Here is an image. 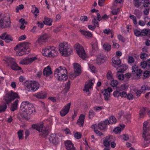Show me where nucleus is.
Returning a JSON list of instances; mask_svg holds the SVG:
<instances>
[{"mask_svg":"<svg viewBox=\"0 0 150 150\" xmlns=\"http://www.w3.org/2000/svg\"><path fill=\"white\" fill-rule=\"evenodd\" d=\"M103 49L108 51H110L111 49L110 45L108 43L104 44L103 45Z\"/></svg>","mask_w":150,"mask_h":150,"instance_id":"39","label":"nucleus"},{"mask_svg":"<svg viewBox=\"0 0 150 150\" xmlns=\"http://www.w3.org/2000/svg\"><path fill=\"white\" fill-rule=\"evenodd\" d=\"M50 50L53 54V56L55 57L57 55L58 52L54 49H53L50 47Z\"/></svg>","mask_w":150,"mask_h":150,"instance_id":"49","label":"nucleus"},{"mask_svg":"<svg viewBox=\"0 0 150 150\" xmlns=\"http://www.w3.org/2000/svg\"><path fill=\"white\" fill-rule=\"evenodd\" d=\"M74 136L77 139H79L81 137V133L80 132H76L74 134Z\"/></svg>","mask_w":150,"mask_h":150,"instance_id":"56","label":"nucleus"},{"mask_svg":"<svg viewBox=\"0 0 150 150\" xmlns=\"http://www.w3.org/2000/svg\"><path fill=\"white\" fill-rule=\"evenodd\" d=\"M28 43L24 42L17 45L15 47L14 50L16 51V54L17 56H21L24 55L29 52L28 49Z\"/></svg>","mask_w":150,"mask_h":150,"instance_id":"3","label":"nucleus"},{"mask_svg":"<svg viewBox=\"0 0 150 150\" xmlns=\"http://www.w3.org/2000/svg\"><path fill=\"white\" fill-rule=\"evenodd\" d=\"M49 140L50 142L56 145L58 143V138L56 134H51L50 135Z\"/></svg>","mask_w":150,"mask_h":150,"instance_id":"20","label":"nucleus"},{"mask_svg":"<svg viewBox=\"0 0 150 150\" xmlns=\"http://www.w3.org/2000/svg\"><path fill=\"white\" fill-rule=\"evenodd\" d=\"M128 88V86L127 85L123 84L120 87L117 88V90L120 91H122L123 90H126Z\"/></svg>","mask_w":150,"mask_h":150,"instance_id":"41","label":"nucleus"},{"mask_svg":"<svg viewBox=\"0 0 150 150\" xmlns=\"http://www.w3.org/2000/svg\"><path fill=\"white\" fill-rule=\"evenodd\" d=\"M93 81L92 80H89L88 84L85 85L84 88L83 89L84 91L87 92L89 91L90 89L92 88L94 84Z\"/></svg>","mask_w":150,"mask_h":150,"instance_id":"24","label":"nucleus"},{"mask_svg":"<svg viewBox=\"0 0 150 150\" xmlns=\"http://www.w3.org/2000/svg\"><path fill=\"white\" fill-rule=\"evenodd\" d=\"M143 1V6L145 7H146L148 6L150 4V2L149 0H142Z\"/></svg>","mask_w":150,"mask_h":150,"instance_id":"45","label":"nucleus"},{"mask_svg":"<svg viewBox=\"0 0 150 150\" xmlns=\"http://www.w3.org/2000/svg\"><path fill=\"white\" fill-rule=\"evenodd\" d=\"M18 102V100L17 99L12 104L10 108V110L11 111L13 112L17 109V107Z\"/></svg>","mask_w":150,"mask_h":150,"instance_id":"27","label":"nucleus"},{"mask_svg":"<svg viewBox=\"0 0 150 150\" xmlns=\"http://www.w3.org/2000/svg\"><path fill=\"white\" fill-rule=\"evenodd\" d=\"M141 66L142 68H145L147 66V64L145 61H143L141 62Z\"/></svg>","mask_w":150,"mask_h":150,"instance_id":"60","label":"nucleus"},{"mask_svg":"<svg viewBox=\"0 0 150 150\" xmlns=\"http://www.w3.org/2000/svg\"><path fill=\"white\" fill-rule=\"evenodd\" d=\"M34 96L38 98L44 99L46 97L47 94L44 92L41 91L34 95Z\"/></svg>","mask_w":150,"mask_h":150,"instance_id":"25","label":"nucleus"},{"mask_svg":"<svg viewBox=\"0 0 150 150\" xmlns=\"http://www.w3.org/2000/svg\"><path fill=\"white\" fill-rule=\"evenodd\" d=\"M59 50L62 55L66 57L70 55L72 51L71 46L67 43H60L59 45Z\"/></svg>","mask_w":150,"mask_h":150,"instance_id":"5","label":"nucleus"},{"mask_svg":"<svg viewBox=\"0 0 150 150\" xmlns=\"http://www.w3.org/2000/svg\"><path fill=\"white\" fill-rule=\"evenodd\" d=\"M127 68V67L125 65H122L119 66L117 69L118 70L117 72L123 73L126 70Z\"/></svg>","mask_w":150,"mask_h":150,"instance_id":"29","label":"nucleus"},{"mask_svg":"<svg viewBox=\"0 0 150 150\" xmlns=\"http://www.w3.org/2000/svg\"><path fill=\"white\" fill-rule=\"evenodd\" d=\"M141 36H147L150 37V30L143 29L141 31Z\"/></svg>","mask_w":150,"mask_h":150,"instance_id":"32","label":"nucleus"},{"mask_svg":"<svg viewBox=\"0 0 150 150\" xmlns=\"http://www.w3.org/2000/svg\"><path fill=\"white\" fill-rule=\"evenodd\" d=\"M111 30L109 29H105L103 31V32L105 34H107V35L109 34L110 33H111Z\"/></svg>","mask_w":150,"mask_h":150,"instance_id":"61","label":"nucleus"},{"mask_svg":"<svg viewBox=\"0 0 150 150\" xmlns=\"http://www.w3.org/2000/svg\"><path fill=\"white\" fill-rule=\"evenodd\" d=\"M120 96H121L122 97L126 98L127 96V94L126 92L125 91H122L120 92Z\"/></svg>","mask_w":150,"mask_h":150,"instance_id":"55","label":"nucleus"},{"mask_svg":"<svg viewBox=\"0 0 150 150\" xmlns=\"http://www.w3.org/2000/svg\"><path fill=\"white\" fill-rule=\"evenodd\" d=\"M37 59L35 57H33L30 58H25V59L21 60L20 62V64L23 65H27L29 64L32 62L34 61Z\"/></svg>","mask_w":150,"mask_h":150,"instance_id":"17","label":"nucleus"},{"mask_svg":"<svg viewBox=\"0 0 150 150\" xmlns=\"http://www.w3.org/2000/svg\"><path fill=\"white\" fill-rule=\"evenodd\" d=\"M92 50L91 53L93 54L95 52L96 50L98 49V42L97 41H95V42L92 44Z\"/></svg>","mask_w":150,"mask_h":150,"instance_id":"36","label":"nucleus"},{"mask_svg":"<svg viewBox=\"0 0 150 150\" xmlns=\"http://www.w3.org/2000/svg\"><path fill=\"white\" fill-rule=\"evenodd\" d=\"M106 57L104 55L100 54L97 56V62L98 65H100L105 61Z\"/></svg>","mask_w":150,"mask_h":150,"instance_id":"22","label":"nucleus"},{"mask_svg":"<svg viewBox=\"0 0 150 150\" xmlns=\"http://www.w3.org/2000/svg\"><path fill=\"white\" fill-rule=\"evenodd\" d=\"M7 108V106L6 104H0V112L5 111Z\"/></svg>","mask_w":150,"mask_h":150,"instance_id":"42","label":"nucleus"},{"mask_svg":"<svg viewBox=\"0 0 150 150\" xmlns=\"http://www.w3.org/2000/svg\"><path fill=\"white\" fill-rule=\"evenodd\" d=\"M118 84V82L117 81H111V85L113 87L116 86Z\"/></svg>","mask_w":150,"mask_h":150,"instance_id":"62","label":"nucleus"},{"mask_svg":"<svg viewBox=\"0 0 150 150\" xmlns=\"http://www.w3.org/2000/svg\"><path fill=\"white\" fill-rule=\"evenodd\" d=\"M20 108L21 110L23 112L21 114V117L26 120L29 119L30 115L35 112L33 105L27 101L22 102Z\"/></svg>","mask_w":150,"mask_h":150,"instance_id":"1","label":"nucleus"},{"mask_svg":"<svg viewBox=\"0 0 150 150\" xmlns=\"http://www.w3.org/2000/svg\"><path fill=\"white\" fill-rule=\"evenodd\" d=\"M134 4L135 7L139 8L143 5V1L142 0H134Z\"/></svg>","mask_w":150,"mask_h":150,"instance_id":"35","label":"nucleus"},{"mask_svg":"<svg viewBox=\"0 0 150 150\" xmlns=\"http://www.w3.org/2000/svg\"><path fill=\"white\" fill-rule=\"evenodd\" d=\"M148 109L146 108H144L141 109L139 113V117H143L145 115L146 112L148 111Z\"/></svg>","mask_w":150,"mask_h":150,"instance_id":"30","label":"nucleus"},{"mask_svg":"<svg viewBox=\"0 0 150 150\" xmlns=\"http://www.w3.org/2000/svg\"><path fill=\"white\" fill-rule=\"evenodd\" d=\"M70 81L69 80L66 83L65 85V88L64 89V91L65 93H67L69 91L70 88Z\"/></svg>","mask_w":150,"mask_h":150,"instance_id":"40","label":"nucleus"},{"mask_svg":"<svg viewBox=\"0 0 150 150\" xmlns=\"http://www.w3.org/2000/svg\"><path fill=\"white\" fill-rule=\"evenodd\" d=\"M74 47L76 49L77 54L80 57L83 59L86 58L87 55L84 50L80 44L78 43H76L74 46Z\"/></svg>","mask_w":150,"mask_h":150,"instance_id":"8","label":"nucleus"},{"mask_svg":"<svg viewBox=\"0 0 150 150\" xmlns=\"http://www.w3.org/2000/svg\"><path fill=\"white\" fill-rule=\"evenodd\" d=\"M64 144L67 150H76L74 144L71 141L67 140L64 142Z\"/></svg>","mask_w":150,"mask_h":150,"instance_id":"21","label":"nucleus"},{"mask_svg":"<svg viewBox=\"0 0 150 150\" xmlns=\"http://www.w3.org/2000/svg\"><path fill=\"white\" fill-rule=\"evenodd\" d=\"M67 70L65 67H60L54 71L55 76L59 80H66L68 78Z\"/></svg>","mask_w":150,"mask_h":150,"instance_id":"4","label":"nucleus"},{"mask_svg":"<svg viewBox=\"0 0 150 150\" xmlns=\"http://www.w3.org/2000/svg\"><path fill=\"white\" fill-rule=\"evenodd\" d=\"M132 74L136 75L137 76H140L142 74V71L139 69L138 67L136 65H134L132 67Z\"/></svg>","mask_w":150,"mask_h":150,"instance_id":"15","label":"nucleus"},{"mask_svg":"<svg viewBox=\"0 0 150 150\" xmlns=\"http://www.w3.org/2000/svg\"><path fill=\"white\" fill-rule=\"evenodd\" d=\"M108 121V120H105V121H101L98 124V128L99 130L105 131L107 129V125Z\"/></svg>","mask_w":150,"mask_h":150,"instance_id":"12","label":"nucleus"},{"mask_svg":"<svg viewBox=\"0 0 150 150\" xmlns=\"http://www.w3.org/2000/svg\"><path fill=\"white\" fill-rule=\"evenodd\" d=\"M23 130H19L18 132V136L19 139H23Z\"/></svg>","mask_w":150,"mask_h":150,"instance_id":"44","label":"nucleus"},{"mask_svg":"<svg viewBox=\"0 0 150 150\" xmlns=\"http://www.w3.org/2000/svg\"><path fill=\"white\" fill-rule=\"evenodd\" d=\"M11 24L10 18L8 16H5L0 20V27L1 28L9 27Z\"/></svg>","mask_w":150,"mask_h":150,"instance_id":"10","label":"nucleus"},{"mask_svg":"<svg viewBox=\"0 0 150 150\" xmlns=\"http://www.w3.org/2000/svg\"><path fill=\"white\" fill-rule=\"evenodd\" d=\"M117 38L119 40L123 42H125V39L121 35H119L117 36Z\"/></svg>","mask_w":150,"mask_h":150,"instance_id":"53","label":"nucleus"},{"mask_svg":"<svg viewBox=\"0 0 150 150\" xmlns=\"http://www.w3.org/2000/svg\"><path fill=\"white\" fill-rule=\"evenodd\" d=\"M74 72L69 76L70 78L72 79L79 75L81 73V69L80 65L78 63H75L74 64Z\"/></svg>","mask_w":150,"mask_h":150,"instance_id":"11","label":"nucleus"},{"mask_svg":"<svg viewBox=\"0 0 150 150\" xmlns=\"http://www.w3.org/2000/svg\"><path fill=\"white\" fill-rule=\"evenodd\" d=\"M50 49V46H49L42 50V54L45 56L48 57L49 56Z\"/></svg>","mask_w":150,"mask_h":150,"instance_id":"34","label":"nucleus"},{"mask_svg":"<svg viewBox=\"0 0 150 150\" xmlns=\"http://www.w3.org/2000/svg\"><path fill=\"white\" fill-rule=\"evenodd\" d=\"M117 120L115 117L113 116H111L109 118V120H108V124H112L116 122Z\"/></svg>","mask_w":150,"mask_h":150,"instance_id":"38","label":"nucleus"},{"mask_svg":"<svg viewBox=\"0 0 150 150\" xmlns=\"http://www.w3.org/2000/svg\"><path fill=\"white\" fill-rule=\"evenodd\" d=\"M43 73L45 76L47 77L49 76L52 73L51 68L49 66L45 68L43 70Z\"/></svg>","mask_w":150,"mask_h":150,"instance_id":"26","label":"nucleus"},{"mask_svg":"<svg viewBox=\"0 0 150 150\" xmlns=\"http://www.w3.org/2000/svg\"><path fill=\"white\" fill-rule=\"evenodd\" d=\"M85 118V115H83V114H81L80 115L76 122V124L78 125L80 127L83 126Z\"/></svg>","mask_w":150,"mask_h":150,"instance_id":"23","label":"nucleus"},{"mask_svg":"<svg viewBox=\"0 0 150 150\" xmlns=\"http://www.w3.org/2000/svg\"><path fill=\"white\" fill-rule=\"evenodd\" d=\"M112 91L111 88L108 87L107 89H105L102 92L104 96V98L105 100L108 101L109 100L110 93Z\"/></svg>","mask_w":150,"mask_h":150,"instance_id":"13","label":"nucleus"},{"mask_svg":"<svg viewBox=\"0 0 150 150\" xmlns=\"http://www.w3.org/2000/svg\"><path fill=\"white\" fill-rule=\"evenodd\" d=\"M71 103H69L66 105L64 108L60 111L61 115L63 117L68 112L70 108Z\"/></svg>","mask_w":150,"mask_h":150,"instance_id":"19","label":"nucleus"},{"mask_svg":"<svg viewBox=\"0 0 150 150\" xmlns=\"http://www.w3.org/2000/svg\"><path fill=\"white\" fill-rule=\"evenodd\" d=\"M128 62L130 63H133L134 61V60L133 57H129L128 59Z\"/></svg>","mask_w":150,"mask_h":150,"instance_id":"63","label":"nucleus"},{"mask_svg":"<svg viewBox=\"0 0 150 150\" xmlns=\"http://www.w3.org/2000/svg\"><path fill=\"white\" fill-rule=\"evenodd\" d=\"M150 76V71H145L143 73V79H145Z\"/></svg>","mask_w":150,"mask_h":150,"instance_id":"46","label":"nucleus"},{"mask_svg":"<svg viewBox=\"0 0 150 150\" xmlns=\"http://www.w3.org/2000/svg\"><path fill=\"white\" fill-rule=\"evenodd\" d=\"M11 68L13 70H21V68L18 67L16 63L13 62V63L12 65L11 66Z\"/></svg>","mask_w":150,"mask_h":150,"instance_id":"37","label":"nucleus"},{"mask_svg":"<svg viewBox=\"0 0 150 150\" xmlns=\"http://www.w3.org/2000/svg\"><path fill=\"white\" fill-rule=\"evenodd\" d=\"M115 137L112 136L106 137L103 140V144L104 146H109L110 143L114 141Z\"/></svg>","mask_w":150,"mask_h":150,"instance_id":"16","label":"nucleus"},{"mask_svg":"<svg viewBox=\"0 0 150 150\" xmlns=\"http://www.w3.org/2000/svg\"><path fill=\"white\" fill-rule=\"evenodd\" d=\"M80 32L82 34L84 35L86 37L91 38L92 37V34L89 31L81 30H80Z\"/></svg>","mask_w":150,"mask_h":150,"instance_id":"33","label":"nucleus"},{"mask_svg":"<svg viewBox=\"0 0 150 150\" xmlns=\"http://www.w3.org/2000/svg\"><path fill=\"white\" fill-rule=\"evenodd\" d=\"M32 127L38 131L39 135L42 137H46L49 133V128L42 123L33 124Z\"/></svg>","mask_w":150,"mask_h":150,"instance_id":"2","label":"nucleus"},{"mask_svg":"<svg viewBox=\"0 0 150 150\" xmlns=\"http://www.w3.org/2000/svg\"><path fill=\"white\" fill-rule=\"evenodd\" d=\"M120 10V8H118L117 9L113 10L112 11V13L113 15H116L118 14Z\"/></svg>","mask_w":150,"mask_h":150,"instance_id":"51","label":"nucleus"},{"mask_svg":"<svg viewBox=\"0 0 150 150\" xmlns=\"http://www.w3.org/2000/svg\"><path fill=\"white\" fill-rule=\"evenodd\" d=\"M133 96L132 93H129L127 94V96L126 98L129 100H131L133 99Z\"/></svg>","mask_w":150,"mask_h":150,"instance_id":"59","label":"nucleus"},{"mask_svg":"<svg viewBox=\"0 0 150 150\" xmlns=\"http://www.w3.org/2000/svg\"><path fill=\"white\" fill-rule=\"evenodd\" d=\"M24 6L23 4H20L19 6H17L16 8V12H18V10H21L23 8Z\"/></svg>","mask_w":150,"mask_h":150,"instance_id":"57","label":"nucleus"},{"mask_svg":"<svg viewBox=\"0 0 150 150\" xmlns=\"http://www.w3.org/2000/svg\"><path fill=\"white\" fill-rule=\"evenodd\" d=\"M0 38L5 40L7 43H9L13 41L12 37L10 35L8 34L6 32L3 33L0 36Z\"/></svg>","mask_w":150,"mask_h":150,"instance_id":"14","label":"nucleus"},{"mask_svg":"<svg viewBox=\"0 0 150 150\" xmlns=\"http://www.w3.org/2000/svg\"><path fill=\"white\" fill-rule=\"evenodd\" d=\"M107 78L108 80H111L112 79V76L111 75L110 71H108L106 75Z\"/></svg>","mask_w":150,"mask_h":150,"instance_id":"58","label":"nucleus"},{"mask_svg":"<svg viewBox=\"0 0 150 150\" xmlns=\"http://www.w3.org/2000/svg\"><path fill=\"white\" fill-rule=\"evenodd\" d=\"M112 63L116 65H119L121 63L120 58L117 56L114 57L112 59Z\"/></svg>","mask_w":150,"mask_h":150,"instance_id":"28","label":"nucleus"},{"mask_svg":"<svg viewBox=\"0 0 150 150\" xmlns=\"http://www.w3.org/2000/svg\"><path fill=\"white\" fill-rule=\"evenodd\" d=\"M95 115L94 112L93 110H90L89 112L88 117L89 119L92 118Z\"/></svg>","mask_w":150,"mask_h":150,"instance_id":"43","label":"nucleus"},{"mask_svg":"<svg viewBox=\"0 0 150 150\" xmlns=\"http://www.w3.org/2000/svg\"><path fill=\"white\" fill-rule=\"evenodd\" d=\"M122 130V129H121L120 128L118 127L114 129L113 132L117 134L120 133Z\"/></svg>","mask_w":150,"mask_h":150,"instance_id":"50","label":"nucleus"},{"mask_svg":"<svg viewBox=\"0 0 150 150\" xmlns=\"http://www.w3.org/2000/svg\"><path fill=\"white\" fill-rule=\"evenodd\" d=\"M39 10L37 7H35V9H33L31 10V12L34 13L35 16H37L38 14V13L39 12Z\"/></svg>","mask_w":150,"mask_h":150,"instance_id":"47","label":"nucleus"},{"mask_svg":"<svg viewBox=\"0 0 150 150\" xmlns=\"http://www.w3.org/2000/svg\"><path fill=\"white\" fill-rule=\"evenodd\" d=\"M149 56L148 54L145 53H142L140 55V58L142 59H146V57Z\"/></svg>","mask_w":150,"mask_h":150,"instance_id":"52","label":"nucleus"},{"mask_svg":"<svg viewBox=\"0 0 150 150\" xmlns=\"http://www.w3.org/2000/svg\"><path fill=\"white\" fill-rule=\"evenodd\" d=\"M16 98H19L17 93L12 91L8 92L4 96V99L7 104L11 103V102Z\"/></svg>","mask_w":150,"mask_h":150,"instance_id":"7","label":"nucleus"},{"mask_svg":"<svg viewBox=\"0 0 150 150\" xmlns=\"http://www.w3.org/2000/svg\"><path fill=\"white\" fill-rule=\"evenodd\" d=\"M135 35L137 37H139L141 36V31L137 29H135L134 31Z\"/></svg>","mask_w":150,"mask_h":150,"instance_id":"48","label":"nucleus"},{"mask_svg":"<svg viewBox=\"0 0 150 150\" xmlns=\"http://www.w3.org/2000/svg\"><path fill=\"white\" fill-rule=\"evenodd\" d=\"M89 68L92 72L95 73L96 72V70L94 66L90 65L89 66Z\"/></svg>","mask_w":150,"mask_h":150,"instance_id":"54","label":"nucleus"},{"mask_svg":"<svg viewBox=\"0 0 150 150\" xmlns=\"http://www.w3.org/2000/svg\"><path fill=\"white\" fill-rule=\"evenodd\" d=\"M52 22V20L51 18L47 17L45 18V21L43 22L44 24L48 26L51 25Z\"/></svg>","mask_w":150,"mask_h":150,"instance_id":"31","label":"nucleus"},{"mask_svg":"<svg viewBox=\"0 0 150 150\" xmlns=\"http://www.w3.org/2000/svg\"><path fill=\"white\" fill-rule=\"evenodd\" d=\"M113 95L115 97H118L120 96V92L118 91H115L113 93Z\"/></svg>","mask_w":150,"mask_h":150,"instance_id":"64","label":"nucleus"},{"mask_svg":"<svg viewBox=\"0 0 150 150\" xmlns=\"http://www.w3.org/2000/svg\"><path fill=\"white\" fill-rule=\"evenodd\" d=\"M48 37V36L47 34H42L38 38L37 42L40 44H42L43 42L47 41Z\"/></svg>","mask_w":150,"mask_h":150,"instance_id":"18","label":"nucleus"},{"mask_svg":"<svg viewBox=\"0 0 150 150\" xmlns=\"http://www.w3.org/2000/svg\"><path fill=\"white\" fill-rule=\"evenodd\" d=\"M147 122H145L143 123V131L142 137L145 140L150 139V129L147 127Z\"/></svg>","mask_w":150,"mask_h":150,"instance_id":"9","label":"nucleus"},{"mask_svg":"<svg viewBox=\"0 0 150 150\" xmlns=\"http://www.w3.org/2000/svg\"><path fill=\"white\" fill-rule=\"evenodd\" d=\"M26 90L28 91H35L37 90L40 87L39 83L36 81H26L23 83Z\"/></svg>","mask_w":150,"mask_h":150,"instance_id":"6","label":"nucleus"}]
</instances>
